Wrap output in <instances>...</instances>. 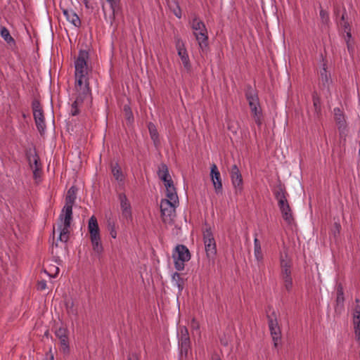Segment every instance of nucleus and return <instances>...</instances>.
I'll return each instance as SVG.
<instances>
[{
    "label": "nucleus",
    "mask_w": 360,
    "mask_h": 360,
    "mask_svg": "<svg viewBox=\"0 0 360 360\" xmlns=\"http://www.w3.org/2000/svg\"><path fill=\"white\" fill-rule=\"evenodd\" d=\"M344 302V292L342 287L340 285L337 289V302L341 304Z\"/></svg>",
    "instance_id": "36"
},
{
    "label": "nucleus",
    "mask_w": 360,
    "mask_h": 360,
    "mask_svg": "<svg viewBox=\"0 0 360 360\" xmlns=\"http://www.w3.org/2000/svg\"><path fill=\"white\" fill-rule=\"evenodd\" d=\"M334 119L340 130L345 129L347 127L345 115L343 111L339 108L333 109Z\"/></svg>",
    "instance_id": "18"
},
{
    "label": "nucleus",
    "mask_w": 360,
    "mask_h": 360,
    "mask_svg": "<svg viewBox=\"0 0 360 360\" xmlns=\"http://www.w3.org/2000/svg\"><path fill=\"white\" fill-rule=\"evenodd\" d=\"M292 266L291 259L286 253H281L280 257V277L285 289L288 292L292 288Z\"/></svg>",
    "instance_id": "3"
},
{
    "label": "nucleus",
    "mask_w": 360,
    "mask_h": 360,
    "mask_svg": "<svg viewBox=\"0 0 360 360\" xmlns=\"http://www.w3.org/2000/svg\"><path fill=\"white\" fill-rule=\"evenodd\" d=\"M354 328H360V317L353 316Z\"/></svg>",
    "instance_id": "45"
},
{
    "label": "nucleus",
    "mask_w": 360,
    "mask_h": 360,
    "mask_svg": "<svg viewBox=\"0 0 360 360\" xmlns=\"http://www.w3.org/2000/svg\"><path fill=\"white\" fill-rule=\"evenodd\" d=\"M180 330H181V336H184V335H185L186 336H189L188 330L186 327H181Z\"/></svg>",
    "instance_id": "50"
},
{
    "label": "nucleus",
    "mask_w": 360,
    "mask_h": 360,
    "mask_svg": "<svg viewBox=\"0 0 360 360\" xmlns=\"http://www.w3.org/2000/svg\"><path fill=\"white\" fill-rule=\"evenodd\" d=\"M118 199L120 203V209L122 218L127 222L132 220L131 205L127 195L121 193L118 195Z\"/></svg>",
    "instance_id": "14"
},
{
    "label": "nucleus",
    "mask_w": 360,
    "mask_h": 360,
    "mask_svg": "<svg viewBox=\"0 0 360 360\" xmlns=\"http://www.w3.org/2000/svg\"><path fill=\"white\" fill-rule=\"evenodd\" d=\"M90 240L92 244L94 251L98 254H101L103 250V248L101 240V236H90Z\"/></svg>",
    "instance_id": "21"
},
{
    "label": "nucleus",
    "mask_w": 360,
    "mask_h": 360,
    "mask_svg": "<svg viewBox=\"0 0 360 360\" xmlns=\"http://www.w3.org/2000/svg\"><path fill=\"white\" fill-rule=\"evenodd\" d=\"M245 96L255 122L257 125H261L262 114L257 93L250 87L245 92Z\"/></svg>",
    "instance_id": "4"
},
{
    "label": "nucleus",
    "mask_w": 360,
    "mask_h": 360,
    "mask_svg": "<svg viewBox=\"0 0 360 360\" xmlns=\"http://www.w3.org/2000/svg\"><path fill=\"white\" fill-rule=\"evenodd\" d=\"M77 188L72 186L67 192L65 204L59 215L57 229L59 231L58 240L66 243L69 240L70 227L72 220V206L77 198Z\"/></svg>",
    "instance_id": "1"
},
{
    "label": "nucleus",
    "mask_w": 360,
    "mask_h": 360,
    "mask_svg": "<svg viewBox=\"0 0 360 360\" xmlns=\"http://www.w3.org/2000/svg\"><path fill=\"white\" fill-rule=\"evenodd\" d=\"M55 274L53 276H52L53 277L56 276L58 273H59V268L58 267H55Z\"/></svg>",
    "instance_id": "55"
},
{
    "label": "nucleus",
    "mask_w": 360,
    "mask_h": 360,
    "mask_svg": "<svg viewBox=\"0 0 360 360\" xmlns=\"http://www.w3.org/2000/svg\"><path fill=\"white\" fill-rule=\"evenodd\" d=\"M108 230L110 233V235L112 238H116L117 237V230L116 226L114 221H108Z\"/></svg>",
    "instance_id": "33"
},
{
    "label": "nucleus",
    "mask_w": 360,
    "mask_h": 360,
    "mask_svg": "<svg viewBox=\"0 0 360 360\" xmlns=\"http://www.w3.org/2000/svg\"><path fill=\"white\" fill-rule=\"evenodd\" d=\"M166 196L167 198L165 200H172L174 202H179V198L176 193V188H166Z\"/></svg>",
    "instance_id": "29"
},
{
    "label": "nucleus",
    "mask_w": 360,
    "mask_h": 360,
    "mask_svg": "<svg viewBox=\"0 0 360 360\" xmlns=\"http://www.w3.org/2000/svg\"><path fill=\"white\" fill-rule=\"evenodd\" d=\"M158 177L162 181L170 177V175L169 174L168 167L165 164L162 163L159 165L158 170Z\"/></svg>",
    "instance_id": "27"
},
{
    "label": "nucleus",
    "mask_w": 360,
    "mask_h": 360,
    "mask_svg": "<svg viewBox=\"0 0 360 360\" xmlns=\"http://www.w3.org/2000/svg\"><path fill=\"white\" fill-rule=\"evenodd\" d=\"M203 242L205 245V250L209 263L214 264L215 256L217 255L216 242L211 229H206L203 231Z\"/></svg>",
    "instance_id": "6"
},
{
    "label": "nucleus",
    "mask_w": 360,
    "mask_h": 360,
    "mask_svg": "<svg viewBox=\"0 0 360 360\" xmlns=\"http://www.w3.org/2000/svg\"><path fill=\"white\" fill-rule=\"evenodd\" d=\"M211 360H221V359L217 355H214L212 357Z\"/></svg>",
    "instance_id": "54"
},
{
    "label": "nucleus",
    "mask_w": 360,
    "mask_h": 360,
    "mask_svg": "<svg viewBox=\"0 0 360 360\" xmlns=\"http://www.w3.org/2000/svg\"><path fill=\"white\" fill-rule=\"evenodd\" d=\"M112 173L114 176V178L118 181V182H123L124 180V175L123 172L121 170L120 167L118 165L117 163H115V165H112Z\"/></svg>",
    "instance_id": "25"
},
{
    "label": "nucleus",
    "mask_w": 360,
    "mask_h": 360,
    "mask_svg": "<svg viewBox=\"0 0 360 360\" xmlns=\"http://www.w3.org/2000/svg\"><path fill=\"white\" fill-rule=\"evenodd\" d=\"M106 1L110 5V13L109 17H110L111 21H112L115 19V9L120 3V0H106Z\"/></svg>",
    "instance_id": "30"
},
{
    "label": "nucleus",
    "mask_w": 360,
    "mask_h": 360,
    "mask_svg": "<svg viewBox=\"0 0 360 360\" xmlns=\"http://www.w3.org/2000/svg\"><path fill=\"white\" fill-rule=\"evenodd\" d=\"M278 207L280 209V211H281L283 210H285V207L286 208L289 207L290 205H289L288 201H285V202H283L278 204Z\"/></svg>",
    "instance_id": "47"
},
{
    "label": "nucleus",
    "mask_w": 360,
    "mask_h": 360,
    "mask_svg": "<svg viewBox=\"0 0 360 360\" xmlns=\"http://www.w3.org/2000/svg\"><path fill=\"white\" fill-rule=\"evenodd\" d=\"M179 344L180 346L181 353L187 355L191 344L189 336H186L185 335H184V336H180Z\"/></svg>",
    "instance_id": "22"
},
{
    "label": "nucleus",
    "mask_w": 360,
    "mask_h": 360,
    "mask_svg": "<svg viewBox=\"0 0 360 360\" xmlns=\"http://www.w3.org/2000/svg\"><path fill=\"white\" fill-rule=\"evenodd\" d=\"M275 198L278 201V204L288 201V193L286 191L285 187L281 183L277 184L273 190Z\"/></svg>",
    "instance_id": "17"
},
{
    "label": "nucleus",
    "mask_w": 360,
    "mask_h": 360,
    "mask_svg": "<svg viewBox=\"0 0 360 360\" xmlns=\"http://www.w3.org/2000/svg\"><path fill=\"white\" fill-rule=\"evenodd\" d=\"M349 38L347 37L346 39V43H347V49H348V51L349 52L350 54H352L353 52H354V47L352 46V45L349 43Z\"/></svg>",
    "instance_id": "48"
},
{
    "label": "nucleus",
    "mask_w": 360,
    "mask_h": 360,
    "mask_svg": "<svg viewBox=\"0 0 360 360\" xmlns=\"http://www.w3.org/2000/svg\"><path fill=\"white\" fill-rule=\"evenodd\" d=\"M341 20L343 22L342 26L344 27L345 32H347V37L350 39L352 37V34L350 33V29L348 22L345 21V13L342 14Z\"/></svg>",
    "instance_id": "39"
},
{
    "label": "nucleus",
    "mask_w": 360,
    "mask_h": 360,
    "mask_svg": "<svg viewBox=\"0 0 360 360\" xmlns=\"http://www.w3.org/2000/svg\"><path fill=\"white\" fill-rule=\"evenodd\" d=\"M30 165L32 169L37 167L39 166L40 168V164L39 163V158L37 155H34L32 158H29Z\"/></svg>",
    "instance_id": "37"
},
{
    "label": "nucleus",
    "mask_w": 360,
    "mask_h": 360,
    "mask_svg": "<svg viewBox=\"0 0 360 360\" xmlns=\"http://www.w3.org/2000/svg\"><path fill=\"white\" fill-rule=\"evenodd\" d=\"M179 202L162 199L160 202L161 215L164 223L171 224L175 217V209Z\"/></svg>",
    "instance_id": "8"
},
{
    "label": "nucleus",
    "mask_w": 360,
    "mask_h": 360,
    "mask_svg": "<svg viewBox=\"0 0 360 360\" xmlns=\"http://www.w3.org/2000/svg\"><path fill=\"white\" fill-rule=\"evenodd\" d=\"M191 25L193 30L195 39L198 41L200 51L202 53H206L209 48V44L207 30L205 24L198 18H194Z\"/></svg>",
    "instance_id": "2"
},
{
    "label": "nucleus",
    "mask_w": 360,
    "mask_h": 360,
    "mask_svg": "<svg viewBox=\"0 0 360 360\" xmlns=\"http://www.w3.org/2000/svg\"><path fill=\"white\" fill-rule=\"evenodd\" d=\"M254 255L257 262H262L263 254L262 252L261 243L257 237L254 239Z\"/></svg>",
    "instance_id": "24"
},
{
    "label": "nucleus",
    "mask_w": 360,
    "mask_h": 360,
    "mask_svg": "<svg viewBox=\"0 0 360 360\" xmlns=\"http://www.w3.org/2000/svg\"><path fill=\"white\" fill-rule=\"evenodd\" d=\"M63 13L68 22L76 27L81 25V20L77 14L72 9H63Z\"/></svg>",
    "instance_id": "19"
},
{
    "label": "nucleus",
    "mask_w": 360,
    "mask_h": 360,
    "mask_svg": "<svg viewBox=\"0 0 360 360\" xmlns=\"http://www.w3.org/2000/svg\"><path fill=\"white\" fill-rule=\"evenodd\" d=\"M320 18L323 24H328L329 22L328 13L322 8L320 10Z\"/></svg>",
    "instance_id": "38"
},
{
    "label": "nucleus",
    "mask_w": 360,
    "mask_h": 360,
    "mask_svg": "<svg viewBox=\"0 0 360 360\" xmlns=\"http://www.w3.org/2000/svg\"><path fill=\"white\" fill-rule=\"evenodd\" d=\"M282 217L288 224H291L294 221L292 211L290 207L281 211Z\"/></svg>",
    "instance_id": "28"
},
{
    "label": "nucleus",
    "mask_w": 360,
    "mask_h": 360,
    "mask_svg": "<svg viewBox=\"0 0 360 360\" xmlns=\"http://www.w3.org/2000/svg\"><path fill=\"white\" fill-rule=\"evenodd\" d=\"M354 333L358 341H360V328H354Z\"/></svg>",
    "instance_id": "52"
},
{
    "label": "nucleus",
    "mask_w": 360,
    "mask_h": 360,
    "mask_svg": "<svg viewBox=\"0 0 360 360\" xmlns=\"http://www.w3.org/2000/svg\"><path fill=\"white\" fill-rule=\"evenodd\" d=\"M75 90L76 96L82 99L91 97L89 77L75 78Z\"/></svg>",
    "instance_id": "10"
},
{
    "label": "nucleus",
    "mask_w": 360,
    "mask_h": 360,
    "mask_svg": "<svg viewBox=\"0 0 360 360\" xmlns=\"http://www.w3.org/2000/svg\"><path fill=\"white\" fill-rule=\"evenodd\" d=\"M66 308H67L68 314L70 316H77V309L74 307L73 302H67V304H66Z\"/></svg>",
    "instance_id": "35"
},
{
    "label": "nucleus",
    "mask_w": 360,
    "mask_h": 360,
    "mask_svg": "<svg viewBox=\"0 0 360 360\" xmlns=\"http://www.w3.org/2000/svg\"><path fill=\"white\" fill-rule=\"evenodd\" d=\"M1 36L8 44L15 42L13 38L11 36L8 30L5 27H2L1 28Z\"/></svg>",
    "instance_id": "31"
},
{
    "label": "nucleus",
    "mask_w": 360,
    "mask_h": 360,
    "mask_svg": "<svg viewBox=\"0 0 360 360\" xmlns=\"http://www.w3.org/2000/svg\"><path fill=\"white\" fill-rule=\"evenodd\" d=\"M191 328L192 330H199L200 325L199 323L193 318L191 321Z\"/></svg>",
    "instance_id": "43"
},
{
    "label": "nucleus",
    "mask_w": 360,
    "mask_h": 360,
    "mask_svg": "<svg viewBox=\"0 0 360 360\" xmlns=\"http://www.w3.org/2000/svg\"><path fill=\"white\" fill-rule=\"evenodd\" d=\"M127 115H128V116H131V112H130V111H129V112H127ZM128 118L129 119L130 117H128Z\"/></svg>",
    "instance_id": "56"
},
{
    "label": "nucleus",
    "mask_w": 360,
    "mask_h": 360,
    "mask_svg": "<svg viewBox=\"0 0 360 360\" xmlns=\"http://www.w3.org/2000/svg\"><path fill=\"white\" fill-rule=\"evenodd\" d=\"M101 6H102V9H103L104 15H105V17H106L107 16V9H106V8L105 6V4L103 2Z\"/></svg>",
    "instance_id": "53"
},
{
    "label": "nucleus",
    "mask_w": 360,
    "mask_h": 360,
    "mask_svg": "<svg viewBox=\"0 0 360 360\" xmlns=\"http://www.w3.org/2000/svg\"><path fill=\"white\" fill-rule=\"evenodd\" d=\"M172 282L174 285L178 288V290L181 293L184 288L185 282L180 274L177 272L174 273L172 276Z\"/></svg>",
    "instance_id": "23"
},
{
    "label": "nucleus",
    "mask_w": 360,
    "mask_h": 360,
    "mask_svg": "<svg viewBox=\"0 0 360 360\" xmlns=\"http://www.w3.org/2000/svg\"><path fill=\"white\" fill-rule=\"evenodd\" d=\"M164 182V184H165V186L166 188H172V187H174V183H173V181L170 177H169L168 179H166L165 180L162 181Z\"/></svg>",
    "instance_id": "42"
},
{
    "label": "nucleus",
    "mask_w": 360,
    "mask_h": 360,
    "mask_svg": "<svg viewBox=\"0 0 360 360\" xmlns=\"http://www.w3.org/2000/svg\"><path fill=\"white\" fill-rule=\"evenodd\" d=\"M313 104L315 113L316 114L317 117H320L321 114V101L320 98L316 95L313 96Z\"/></svg>",
    "instance_id": "32"
},
{
    "label": "nucleus",
    "mask_w": 360,
    "mask_h": 360,
    "mask_svg": "<svg viewBox=\"0 0 360 360\" xmlns=\"http://www.w3.org/2000/svg\"><path fill=\"white\" fill-rule=\"evenodd\" d=\"M148 129H149V131H150V136H151V139L154 141H156L158 139V131L155 129V127L154 124H153L152 123H150L148 124Z\"/></svg>",
    "instance_id": "34"
},
{
    "label": "nucleus",
    "mask_w": 360,
    "mask_h": 360,
    "mask_svg": "<svg viewBox=\"0 0 360 360\" xmlns=\"http://www.w3.org/2000/svg\"><path fill=\"white\" fill-rule=\"evenodd\" d=\"M175 45H176V49L177 50L178 55L181 58V60L184 65V68L187 71H190L191 65L188 54L185 48L184 41H182V39L181 38L175 37Z\"/></svg>",
    "instance_id": "13"
},
{
    "label": "nucleus",
    "mask_w": 360,
    "mask_h": 360,
    "mask_svg": "<svg viewBox=\"0 0 360 360\" xmlns=\"http://www.w3.org/2000/svg\"><path fill=\"white\" fill-rule=\"evenodd\" d=\"M33 169V174H34V176L35 179L37 178L38 175H39V172L40 171V169L39 167V166H37V167L32 169Z\"/></svg>",
    "instance_id": "51"
},
{
    "label": "nucleus",
    "mask_w": 360,
    "mask_h": 360,
    "mask_svg": "<svg viewBox=\"0 0 360 360\" xmlns=\"http://www.w3.org/2000/svg\"><path fill=\"white\" fill-rule=\"evenodd\" d=\"M46 288V282L44 280L40 281L37 283V289L39 290H44Z\"/></svg>",
    "instance_id": "44"
},
{
    "label": "nucleus",
    "mask_w": 360,
    "mask_h": 360,
    "mask_svg": "<svg viewBox=\"0 0 360 360\" xmlns=\"http://www.w3.org/2000/svg\"><path fill=\"white\" fill-rule=\"evenodd\" d=\"M230 176L235 193L236 194L240 193L243 188V181L241 173L236 165H233L231 167Z\"/></svg>",
    "instance_id": "15"
},
{
    "label": "nucleus",
    "mask_w": 360,
    "mask_h": 360,
    "mask_svg": "<svg viewBox=\"0 0 360 360\" xmlns=\"http://www.w3.org/2000/svg\"><path fill=\"white\" fill-rule=\"evenodd\" d=\"M84 101V99H82V98H80V97L76 96V99L72 103V104L71 105V109H70V114L72 116H76L79 114V109H80Z\"/></svg>",
    "instance_id": "26"
},
{
    "label": "nucleus",
    "mask_w": 360,
    "mask_h": 360,
    "mask_svg": "<svg viewBox=\"0 0 360 360\" xmlns=\"http://www.w3.org/2000/svg\"><path fill=\"white\" fill-rule=\"evenodd\" d=\"M128 360H139V358L136 354L132 353L129 355Z\"/></svg>",
    "instance_id": "49"
},
{
    "label": "nucleus",
    "mask_w": 360,
    "mask_h": 360,
    "mask_svg": "<svg viewBox=\"0 0 360 360\" xmlns=\"http://www.w3.org/2000/svg\"><path fill=\"white\" fill-rule=\"evenodd\" d=\"M44 360H54V356L52 352V349L50 348L49 352L46 354V357Z\"/></svg>",
    "instance_id": "46"
},
{
    "label": "nucleus",
    "mask_w": 360,
    "mask_h": 360,
    "mask_svg": "<svg viewBox=\"0 0 360 360\" xmlns=\"http://www.w3.org/2000/svg\"><path fill=\"white\" fill-rule=\"evenodd\" d=\"M359 156H360V149L359 150Z\"/></svg>",
    "instance_id": "57"
},
{
    "label": "nucleus",
    "mask_w": 360,
    "mask_h": 360,
    "mask_svg": "<svg viewBox=\"0 0 360 360\" xmlns=\"http://www.w3.org/2000/svg\"><path fill=\"white\" fill-rule=\"evenodd\" d=\"M210 177L212 181L214 191L217 195H222L223 186L221 174L215 164H212L210 168Z\"/></svg>",
    "instance_id": "16"
},
{
    "label": "nucleus",
    "mask_w": 360,
    "mask_h": 360,
    "mask_svg": "<svg viewBox=\"0 0 360 360\" xmlns=\"http://www.w3.org/2000/svg\"><path fill=\"white\" fill-rule=\"evenodd\" d=\"M33 116L37 128L41 134H44L46 129L45 118L44 111L39 101L34 99L32 103Z\"/></svg>",
    "instance_id": "9"
},
{
    "label": "nucleus",
    "mask_w": 360,
    "mask_h": 360,
    "mask_svg": "<svg viewBox=\"0 0 360 360\" xmlns=\"http://www.w3.org/2000/svg\"><path fill=\"white\" fill-rule=\"evenodd\" d=\"M268 323L274 347H276L281 340V330L274 311L271 316H268Z\"/></svg>",
    "instance_id": "11"
},
{
    "label": "nucleus",
    "mask_w": 360,
    "mask_h": 360,
    "mask_svg": "<svg viewBox=\"0 0 360 360\" xmlns=\"http://www.w3.org/2000/svg\"><path fill=\"white\" fill-rule=\"evenodd\" d=\"M88 230H89L90 236L100 235V230H99L97 219L95 216H92L89 219V223H88Z\"/></svg>",
    "instance_id": "20"
},
{
    "label": "nucleus",
    "mask_w": 360,
    "mask_h": 360,
    "mask_svg": "<svg viewBox=\"0 0 360 360\" xmlns=\"http://www.w3.org/2000/svg\"><path fill=\"white\" fill-rule=\"evenodd\" d=\"M89 52L85 50H80L75 61V78L87 77Z\"/></svg>",
    "instance_id": "7"
},
{
    "label": "nucleus",
    "mask_w": 360,
    "mask_h": 360,
    "mask_svg": "<svg viewBox=\"0 0 360 360\" xmlns=\"http://www.w3.org/2000/svg\"><path fill=\"white\" fill-rule=\"evenodd\" d=\"M355 302H356V305L355 306L354 309L353 316H358V317H360V304H359V299H356Z\"/></svg>",
    "instance_id": "41"
},
{
    "label": "nucleus",
    "mask_w": 360,
    "mask_h": 360,
    "mask_svg": "<svg viewBox=\"0 0 360 360\" xmlns=\"http://www.w3.org/2000/svg\"><path fill=\"white\" fill-rule=\"evenodd\" d=\"M173 6H174V8H172L173 9V13L178 18H181V8L178 4L177 2L174 1L173 3Z\"/></svg>",
    "instance_id": "40"
},
{
    "label": "nucleus",
    "mask_w": 360,
    "mask_h": 360,
    "mask_svg": "<svg viewBox=\"0 0 360 360\" xmlns=\"http://www.w3.org/2000/svg\"><path fill=\"white\" fill-rule=\"evenodd\" d=\"M68 333V328L63 326L55 330V335L60 341V349L65 354L70 353Z\"/></svg>",
    "instance_id": "12"
},
{
    "label": "nucleus",
    "mask_w": 360,
    "mask_h": 360,
    "mask_svg": "<svg viewBox=\"0 0 360 360\" xmlns=\"http://www.w3.org/2000/svg\"><path fill=\"white\" fill-rule=\"evenodd\" d=\"M172 258L175 269L177 271H182L185 268V263L191 259V254L185 245H178L172 253Z\"/></svg>",
    "instance_id": "5"
}]
</instances>
